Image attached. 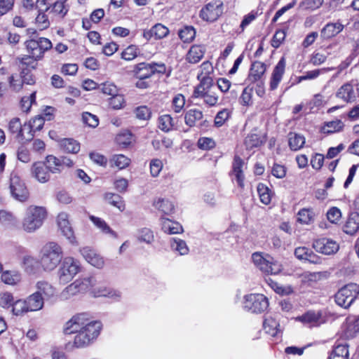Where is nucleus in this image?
I'll return each mask as SVG.
<instances>
[{"label":"nucleus","instance_id":"f257e3e1","mask_svg":"<svg viewBox=\"0 0 359 359\" xmlns=\"http://www.w3.org/2000/svg\"><path fill=\"white\" fill-rule=\"evenodd\" d=\"M101 329L100 321L90 320L87 313H79L65 323L64 333L76 334L74 346L79 348L89 346L99 336Z\"/></svg>","mask_w":359,"mask_h":359},{"label":"nucleus","instance_id":"f03ea898","mask_svg":"<svg viewBox=\"0 0 359 359\" xmlns=\"http://www.w3.org/2000/svg\"><path fill=\"white\" fill-rule=\"evenodd\" d=\"M62 249L55 242H49L44 245L40 251V265L46 271L54 270L61 262Z\"/></svg>","mask_w":359,"mask_h":359},{"label":"nucleus","instance_id":"7ed1b4c3","mask_svg":"<svg viewBox=\"0 0 359 359\" xmlns=\"http://www.w3.org/2000/svg\"><path fill=\"white\" fill-rule=\"evenodd\" d=\"M47 217L44 207L30 205L25 212L22 220V229L27 233H33L40 229Z\"/></svg>","mask_w":359,"mask_h":359},{"label":"nucleus","instance_id":"20e7f679","mask_svg":"<svg viewBox=\"0 0 359 359\" xmlns=\"http://www.w3.org/2000/svg\"><path fill=\"white\" fill-rule=\"evenodd\" d=\"M252 259L255 266L264 273L276 275L282 271V265L268 254L255 252Z\"/></svg>","mask_w":359,"mask_h":359},{"label":"nucleus","instance_id":"39448f33","mask_svg":"<svg viewBox=\"0 0 359 359\" xmlns=\"http://www.w3.org/2000/svg\"><path fill=\"white\" fill-rule=\"evenodd\" d=\"M359 294V285L356 283H349L342 287L336 293V303L345 309L348 308Z\"/></svg>","mask_w":359,"mask_h":359},{"label":"nucleus","instance_id":"423d86ee","mask_svg":"<svg viewBox=\"0 0 359 359\" xmlns=\"http://www.w3.org/2000/svg\"><path fill=\"white\" fill-rule=\"evenodd\" d=\"M81 269L79 262L72 257H67L61 261V265L58 270L60 282L65 284L79 272Z\"/></svg>","mask_w":359,"mask_h":359},{"label":"nucleus","instance_id":"0eeeda50","mask_svg":"<svg viewBox=\"0 0 359 359\" xmlns=\"http://www.w3.org/2000/svg\"><path fill=\"white\" fill-rule=\"evenodd\" d=\"M25 46L29 55L41 60L44 53L52 48V43L44 37L32 38L27 40Z\"/></svg>","mask_w":359,"mask_h":359},{"label":"nucleus","instance_id":"6e6552de","mask_svg":"<svg viewBox=\"0 0 359 359\" xmlns=\"http://www.w3.org/2000/svg\"><path fill=\"white\" fill-rule=\"evenodd\" d=\"M269 306L268 299L262 294H250L244 297L243 308L252 313H259Z\"/></svg>","mask_w":359,"mask_h":359},{"label":"nucleus","instance_id":"1a4fd4ad","mask_svg":"<svg viewBox=\"0 0 359 359\" xmlns=\"http://www.w3.org/2000/svg\"><path fill=\"white\" fill-rule=\"evenodd\" d=\"M10 190L12 196L20 202L26 201L29 198L28 189L24 181L16 172L11 174Z\"/></svg>","mask_w":359,"mask_h":359},{"label":"nucleus","instance_id":"9d476101","mask_svg":"<svg viewBox=\"0 0 359 359\" xmlns=\"http://www.w3.org/2000/svg\"><path fill=\"white\" fill-rule=\"evenodd\" d=\"M223 4L220 1H212L208 3L200 12L201 18L206 21L214 22L222 13Z\"/></svg>","mask_w":359,"mask_h":359},{"label":"nucleus","instance_id":"9b49d317","mask_svg":"<svg viewBox=\"0 0 359 359\" xmlns=\"http://www.w3.org/2000/svg\"><path fill=\"white\" fill-rule=\"evenodd\" d=\"M57 224L61 233L70 243L76 244V238L69 220V215L66 212H60L57 217Z\"/></svg>","mask_w":359,"mask_h":359},{"label":"nucleus","instance_id":"f8f14e48","mask_svg":"<svg viewBox=\"0 0 359 359\" xmlns=\"http://www.w3.org/2000/svg\"><path fill=\"white\" fill-rule=\"evenodd\" d=\"M266 69V65L262 62L255 61L252 62L245 81L248 83H262V81L264 80Z\"/></svg>","mask_w":359,"mask_h":359},{"label":"nucleus","instance_id":"ddd939ff","mask_svg":"<svg viewBox=\"0 0 359 359\" xmlns=\"http://www.w3.org/2000/svg\"><path fill=\"white\" fill-rule=\"evenodd\" d=\"M313 248L319 253L330 255L338 251L339 245L332 239L321 238L313 241Z\"/></svg>","mask_w":359,"mask_h":359},{"label":"nucleus","instance_id":"4468645a","mask_svg":"<svg viewBox=\"0 0 359 359\" xmlns=\"http://www.w3.org/2000/svg\"><path fill=\"white\" fill-rule=\"evenodd\" d=\"M8 130L10 133L15 135V138L19 142L30 141L34 137V134L25 135L24 131L27 130V129H24V126L22 125L19 118H13L10 121Z\"/></svg>","mask_w":359,"mask_h":359},{"label":"nucleus","instance_id":"2eb2a0df","mask_svg":"<svg viewBox=\"0 0 359 359\" xmlns=\"http://www.w3.org/2000/svg\"><path fill=\"white\" fill-rule=\"evenodd\" d=\"M32 176L40 183H46L50 178L49 172L46 163L41 161L35 162L31 168Z\"/></svg>","mask_w":359,"mask_h":359},{"label":"nucleus","instance_id":"dca6fc26","mask_svg":"<svg viewBox=\"0 0 359 359\" xmlns=\"http://www.w3.org/2000/svg\"><path fill=\"white\" fill-rule=\"evenodd\" d=\"M244 162L243 159L238 156H235L233 163H232V170L230 172V175L232 177V180H236L238 186L240 187H243L244 186V175H243V168Z\"/></svg>","mask_w":359,"mask_h":359},{"label":"nucleus","instance_id":"f3484780","mask_svg":"<svg viewBox=\"0 0 359 359\" xmlns=\"http://www.w3.org/2000/svg\"><path fill=\"white\" fill-rule=\"evenodd\" d=\"M81 253L83 258L92 266L98 269L104 266V262L103 258L93 249L88 247L83 248L81 249Z\"/></svg>","mask_w":359,"mask_h":359},{"label":"nucleus","instance_id":"a211bd4d","mask_svg":"<svg viewBox=\"0 0 359 359\" xmlns=\"http://www.w3.org/2000/svg\"><path fill=\"white\" fill-rule=\"evenodd\" d=\"M169 33L168 27L162 24L158 23L153 26L149 30H144L143 32V36L147 41L154 39H161L165 37Z\"/></svg>","mask_w":359,"mask_h":359},{"label":"nucleus","instance_id":"6ab92c4d","mask_svg":"<svg viewBox=\"0 0 359 359\" xmlns=\"http://www.w3.org/2000/svg\"><path fill=\"white\" fill-rule=\"evenodd\" d=\"M285 60L284 57H282L276 66L275 67L270 81V88L271 90H275L277 88L279 83L280 82L282 77L285 72Z\"/></svg>","mask_w":359,"mask_h":359},{"label":"nucleus","instance_id":"aec40b11","mask_svg":"<svg viewBox=\"0 0 359 359\" xmlns=\"http://www.w3.org/2000/svg\"><path fill=\"white\" fill-rule=\"evenodd\" d=\"M359 229V213L358 212H351L349 213L348 219L343 226L344 233L348 235L355 234Z\"/></svg>","mask_w":359,"mask_h":359},{"label":"nucleus","instance_id":"412c9836","mask_svg":"<svg viewBox=\"0 0 359 359\" xmlns=\"http://www.w3.org/2000/svg\"><path fill=\"white\" fill-rule=\"evenodd\" d=\"M280 325L277 320V316L271 315L265 317L263 323V327L266 333L271 337H276L280 333Z\"/></svg>","mask_w":359,"mask_h":359},{"label":"nucleus","instance_id":"4be33fe9","mask_svg":"<svg viewBox=\"0 0 359 359\" xmlns=\"http://www.w3.org/2000/svg\"><path fill=\"white\" fill-rule=\"evenodd\" d=\"M205 51L204 46L193 45L187 54L186 60L191 64L198 63L203 57Z\"/></svg>","mask_w":359,"mask_h":359},{"label":"nucleus","instance_id":"5701e85b","mask_svg":"<svg viewBox=\"0 0 359 359\" xmlns=\"http://www.w3.org/2000/svg\"><path fill=\"white\" fill-rule=\"evenodd\" d=\"M22 267L27 273L34 274L41 267L40 261L31 255H25L22 259Z\"/></svg>","mask_w":359,"mask_h":359},{"label":"nucleus","instance_id":"b1692460","mask_svg":"<svg viewBox=\"0 0 359 359\" xmlns=\"http://www.w3.org/2000/svg\"><path fill=\"white\" fill-rule=\"evenodd\" d=\"M344 29V25L337 22L335 23H327L321 30L320 36L323 39H330L339 33Z\"/></svg>","mask_w":359,"mask_h":359},{"label":"nucleus","instance_id":"393cba45","mask_svg":"<svg viewBox=\"0 0 359 359\" xmlns=\"http://www.w3.org/2000/svg\"><path fill=\"white\" fill-rule=\"evenodd\" d=\"M321 313L318 311H309L301 316L295 318L296 320L301 321L304 323H309L313 325H318L322 323Z\"/></svg>","mask_w":359,"mask_h":359},{"label":"nucleus","instance_id":"a878e982","mask_svg":"<svg viewBox=\"0 0 359 359\" xmlns=\"http://www.w3.org/2000/svg\"><path fill=\"white\" fill-rule=\"evenodd\" d=\"M135 74L139 79L144 80L154 74L153 67L150 63L142 62L136 65Z\"/></svg>","mask_w":359,"mask_h":359},{"label":"nucleus","instance_id":"bb28decb","mask_svg":"<svg viewBox=\"0 0 359 359\" xmlns=\"http://www.w3.org/2000/svg\"><path fill=\"white\" fill-rule=\"evenodd\" d=\"M161 225L163 231L170 234L180 233L183 231V228L180 223L168 218H161Z\"/></svg>","mask_w":359,"mask_h":359},{"label":"nucleus","instance_id":"cd10ccee","mask_svg":"<svg viewBox=\"0 0 359 359\" xmlns=\"http://www.w3.org/2000/svg\"><path fill=\"white\" fill-rule=\"evenodd\" d=\"M29 311H36L43 306V297L36 292L25 300Z\"/></svg>","mask_w":359,"mask_h":359},{"label":"nucleus","instance_id":"c85d7f7f","mask_svg":"<svg viewBox=\"0 0 359 359\" xmlns=\"http://www.w3.org/2000/svg\"><path fill=\"white\" fill-rule=\"evenodd\" d=\"M336 96L346 102H353L355 99L353 86L350 83L343 85L337 92Z\"/></svg>","mask_w":359,"mask_h":359},{"label":"nucleus","instance_id":"c756f323","mask_svg":"<svg viewBox=\"0 0 359 359\" xmlns=\"http://www.w3.org/2000/svg\"><path fill=\"white\" fill-rule=\"evenodd\" d=\"M36 293L42 297L44 296L46 298H50L54 296L55 290L54 287L48 282L45 280H41L36 283Z\"/></svg>","mask_w":359,"mask_h":359},{"label":"nucleus","instance_id":"7c9ffc66","mask_svg":"<svg viewBox=\"0 0 359 359\" xmlns=\"http://www.w3.org/2000/svg\"><path fill=\"white\" fill-rule=\"evenodd\" d=\"M348 345L346 343L336 345L328 359H348Z\"/></svg>","mask_w":359,"mask_h":359},{"label":"nucleus","instance_id":"2f4dec72","mask_svg":"<svg viewBox=\"0 0 359 359\" xmlns=\"http://www.w3.org/2000/svg\"><path fill=\"white\" fill-rule=\"evenodd\" d=\"M17 60L19 61L20 67L21 70L22 69L32 70L36 68L37 61L40 59L37 57H33L30 55H24L20 57H18Z\"/></svg>","mask_w":359,"mask_h":359},{"label":"nucleus","instance_id":"473e14b6","mask_svg":"<svg viewBox=\"0 0 359 359\" xmlns=\"http://www.w3.org/2000/svg\"><path fill=\"white\" fill-rule=\"evenodd\" d=\"M60 148L67 153L76 154L80 150V144L74 139L65 138L60 142Z\"/></svg>","mask_w":359,"mask_h":359},{"label":"nucleus","instance_id":"72a5a7b5","mask_svg":"<svg viewBox=\"0 0 359 359\" xmlns=\"http://www.w3.org/2000/svg\"><path fill=\"white\" fill-rule=\"evenodd\" d=\"M154 207L164 215H170L174 212L173 203L168 199L158 198L154 203Z\"/></svg>","mask_w":359,"mask_h":359},{"label":"nucleus","instance_id":"f704fd0d","mask_svg":"<svg viewBox=\"0 0 359 359\" xmlns=\"http://www.w3.org/2000/svg\"><path fill=\"white\" fill-rule=\"evenodd\" d=\"M43 163H46V167L51 173H60L62 170L60 158L55 156L48 155Z\"/></svg>","mask_w":359,"mask_h":359},{"label":"nucleus","instance_id":"c9c22d12","mask_svg":"<svg viewBox=\"0 0 359 359\" xmlns=\"http://www.w3.org/2000/svg\"><path fill=\"white\" fill-rule=\"evenodd\" d=\"M75 283L79 288L80 292H84L89 290H92L93 283L97 282V278L95 276H90L76 280Z\"/></svg>","mask_w":359,"mask_h":359},{"label":"nucleus","instance_id":"e433bc0d","mask_svg":"<svg viewBox=\"0 0 359 359\" xmlns=\"http://www.w3.org/2000/svg\"><path fill=\"white\" fill-rule=\"evenodd\" d=\"M257 190L259 196L260 201L264 205H269L271 201L272 193L271 189L264 184L259 183Z\"/></svg>","mask_w":359,"mask_h":359},{"label":"nucleus","instance_id":"4c0bfd02","mask_svg":"<svg viewBox=\"0 0 359 359\" xmlns=\"http://www.w3.org/2000/svg\"><path fill=\"white\" fill-rule=\"evenodd\" d=\"M203 118V113L199 109H190L189 110L185 116H184V121L185 123L190 126L193 127L196 126V121L202 119Z\"/></svg>","mask_w":359,"mask_h":359},{"label":"nucleus","instance_id":"58836bf2","mask_svg":"<svg viewBox=\"0 0 359 359\" xmlns=\"http://www.w3.org/2000/svg\"><path fill=\"white\" fill-rule=\"evenodd\" d=\"M89 219L90 221L99 228L104 233L110 234L116 236L115 232L108 226V224L101 218L90 215Z\"/></svg>","mask_w":359,"mask_h":359},{"label":"nucleus","instance_id":"ea45409f","mask_svg":"<svg viewBox=\"0 0 359 359\" xmlns=\"http://www.w3.org/2000/svg\"><path fill=\"white\" fill-rule=\"evenodd\" d=\"M43 125L44 118L42 116H37L33 118L29 124H25L24 129H27V134H33V133L42 129Z\"/></svg>","mask_w":359,"mask_h":359},{"label":"nucleus","instance_id":"a19ab883","mask_svg":"<svg viewBox=\"0 0 359 359\" xmlns=\"http://www.w3.org/2000/svg\"><path fill=\"white\" fill-rule=\"evenodd\" d=\"M158 124V127L161 130L168 132L172 129L175 123L170 115L165 114L159 117Z\"/></svg>","mask_w":359,"mask_h":359},{"label":"nucleus","instance_id":"79ce46f5","mask_svg":"<svg viewBox=\"0 0 359 359\" xmlns=\"http://www.w3.org/2000/svg\"><path fill=\"white\" fill-rule=\"evenodd\" d=\"M195 36L196 30L192 26H186L179 32V36L184 43H190Z\"/></svg>","mask_w":359,"mask_h":359},{"label":"nucleus","instance_id":"37998d69","mask_svg":"<svg viewBox=\"0 0 359 359\" xmlns=\"http://www.w3.org/2000/svg\"><path fill=\"white\" fill-rule=\"evenodd\" d=\"M92 293L95 297L111 296V292L109 288L101 285V281L97 279V282L93 283Z\"/></svg>","mask_w":359,"mask_h":359},{"label":"nucleus","instance_id":"c03bdc74","mask_svg":"<svg viewBox=\"0 0 359 359\" xmlns=\"http://www.w3.org/2000/svg\"><path fill=\"white\" fill-rule=\"evenodd\" d=\"M111 163L121 170L130 165V159L123 154H116L112 156Z\"/></svg>","mask_w":359,"mask_h":359},{"label":"nucleus","instance_id":"a18cd8bd","mask_svg":"<svg viewBox=\"0 0 359 359\" xmlns=\"http://www.w3.org/2000/svg\"><path fill=\"white\" fill-rule=\"evenodd\" d=\"M314 214L310 209L304 208L299 211L297 221L303 224H308L313 219Z\"/></svg>","mask_w":359,"mask_h":359},{"label":"nucleus","instance_id":"49530a36","mask_svg":"<svg viewBox=\"0 0 359 359\" xmlns=\"http://www.w3.org/2000/svg\"><path fill=\"white\" fill-rule=\"evenodd\" d=\"M262 144L263 141L257 134H250L245 139V144L248 149L258 147Z\"/></svg>","mask_w":359,"mask_h":359},{"label":"nucleus","instance_id":"de8ad7c7","mask_svg":"<svg viewBox=\"0 0 359 359\" xmlns=\"http://www.w3.org/2000/svg\"><path fill=\"white\" fill-rule=\"evenodd\" d=\"M137 238L139 241L150 244L153 242L154 236L153 232L147 228H143L138 231Z\"/></svg>","mask_w":359,"mask_h":359},{"label":"nucleus","instance_id":"09e8293b","mask_svg":"<svg viewBox=\"0 0 359 359\" xmlns=\"http://www.w3.org/2000/svg\"><path fill=\"white\" fill-rule=\"evenodd\" d=\"M344 123L340 120L327 122L323 128L325 133H333L340 131L344 128Z\"/></svg>","mask_w":359,"mask_h":359},{"label":"nucleus","instance_id":"8fccbe9b","mask_svg":"<svg viewBox=\"0 0 359 359\" xmlns=\"http://www.w3.org/2000/svg\"><path fill=\"white\" fill-rule=\"evenodd\" d=\"M135 117L139 120L148 121L151 116V111L147 106H140L135 109Z\"/></svg>","mask_w":359,"mask_h":359},{"label":"nucleus","instance_id":"3c124183","mask_svg":"<svg viewBox=\"0 0 359 359\" xmlns=\"http://www.w3.org/2000/svg\"><path fill=\"white\" fill-rule=\"evenodd\" d=\"M0 222L4 225L14 226L18 223V219L11 212L0 210Z\"/></svg>","mask_w":359,"mask_h":359},{"label":"nucleus","instance_id":"603ef678","mask_svg":"<svg viewBox=\"0 0 359 359\" xmlns=\"http://www.w3.org/2000/svg\"><path fill=\"white\" fill-rule=\"evenodd\" d=\"M1 280L8 285H15L20 280V276L18 273L5 271L1 274Z\"/></svg>","mask_w":359,"mask_h":359},{"label":"nucleus","instance_id":"864d4df0","mask_svg":"<svg viewBox=\"0 0 359 359\" xmlns=\"http://www.w3.org/2000/svg\"><path fill=\"white\" fill-rule=\"evenodd\" d=\"M323 0H303L299 7L302 10H315L318 8L323 4Z\"/></svg>","mask_w":359,"mask_h":359},{"label":"nucleus","instance_id":"5fc2aeb1","mask_svg":"<svg viewBox=\"0 0 359 359\" xmlns=\"http://www.w3.org/2000/svg\"><path fill=\"white\" fill-rule=\"evenodd\" d=\"M106 199L109 201L110 204L116 207L120 210H123L125 208V205L122 200V198L115 194H107L106 195Z\"/></svg>","mask_w":359,"mask_h":359},{"label":"nucleus","instance_id":"6e6d98bb","mask_svg":"<svg viewBox=\"0 0 359 359\" xmlns=\"http://www.w3.org/2000/svg\"><path fill=\"white\" fill-rule=\"evenodd\" d=\"M50 12L63 18L68 12V8L64 1H56L52 5Z\"/></svg>","mask_w":359,"mask_h":359},{"label":"nucleus","instance_id":"4d7b16f0","mask_svg":"<svg viewBox=\"0 0 359 359\" xmlns=\"http://www.w3.org/2000/svg\"><path fill=\"white\" fill-rule=\"evenodd\" d=\"M82 121L84 124L91 128H96L99 124L97 116L89 112H83L82 114Z\"/></svg>","mask_w":359,"mask_h":359},{"label":"nucleus","instance_id":"13d9d810","mask_svg":"<svg viewBox=\"0 0 359 359\" xmlns=\"http://www.w3.org/2000/svg\"><path fill=\"white\" fill-rule=\"evenodd\" d=\"M12 311L15 316H20L29 312L25 300H18L12 305Z\"/></svg>","mask_w":359,"mask_h":359},{"label":"nucleus","instance_id":"bf43d9fd","mask_svg":"<svg viewBox=\"0 0 359 359\" xmlns=\"http://www.w3.org/2000/svg\"><path fill=\"white\" fill-rule=\"evenodd\" d=\"M36 91H34L29 97H23L20 101L21 109L25 112H28L32 104L36 102Z\"/></svg>","mask_w":359,"mask_h":359},{"label":"nucleus","instance_id":"052dcab7","mask_svg":"<svg viewBox=\"0 0 359 359\" xmlns=\"http://www.w3.org/2000/svg\"><path fill=\"white\" fill-rule=\"evenodd\" d=\"M98 89H100L104 94L108 95L113 96L118 93V88L116 86L110 82L101 83L98 86Z\"/></svg>","mask_w":359,"mask_h":359},{"label":"nucleus","instance_id":"680f3d73","mask_svg":"<svg viewBox=\"0 0 359 359\" xmlns=\"http://www.w3.org/2000/svg\"><path fill=\"white\" fill-rule=\"evenodd\" d=\"M171 246L173 250L177 251L181 255H187L189 252L187 243L181 239H174Z\"/></svg>","mask_w":359,"mask_h":359},{"label":"nucleus","instance_id":"e2e57ef3","mask_svg":"<svg viewBox=\"0 0 359 359\" xmlns=\"http://www.w3.org/2000/svg\"><path fill=\"white\" fill-rule=\"evenodd\" d=\"M80 293L79 288L75 282L68 285L61 293V297L64 299H67L71 297Z\"/></svg>","mask_w":359,"mask_h":359},{"label":"nucleus","instance_id":"0e129e2a","mask_svg":"<svg viewBox=\"0 0 359 359\" xmlns=\"http://www.w3.org/2000/svg\"><path fill=\"white\" fill-rule=\"evenodd\" d=\"M125 104V100L123 95L118 93L115 95L111 96L109 99V105L114 109H119L123 107Z\"/></svg>","mask_w":359,"mask_h":359},{"label":"nucleus","instance_id":"69168bd1","mask_svg":"<svg viewBox=\"0 0 359 359\" xmlns=\"http://www.w3.org/2000/svg\"><path fill=\"white\" fill-rule=\"evenodd\" d=\"M137 56V48L134 45L127 47L121 53V57L125 60H132Z\"/></svg>","mask_w":359,"mask_h":359},{"label":"nucleus","instance_id":"338daca9","mask_svg":"<svg viewBox=\"0 0 359 359\" xmlns=\"http://www.w3.org/2000/svg\"><path fill=\"white\" fill-rule=\"evenodd\" d=\"M150 172L153 177H157L163 168V163L158 158H154L150 162Z\"/></svg>","mask_w":359,"mask_h":359},{"label":"nucleus","instance_id":"774afa93","mask_svg":"<svg viewBox=\"0 0 359 359\" xmlns=\"http://www.w3.org/2000/svg\"><path fill=\"white\" fill-rule=\"evenodd\" d=\"M230 113L228 109H223L219 111L215 118V125L217 127H221L229 118Z\"/></svg>","mask_w":359,"mask_h":359}]
</instances>
